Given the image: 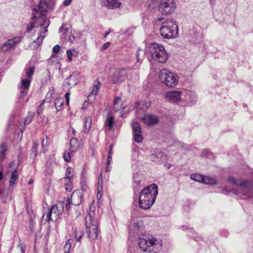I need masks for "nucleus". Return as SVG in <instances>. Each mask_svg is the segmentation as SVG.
Masks as SVG:
<instances>
[{
    "label": "nucleus",
    "instance_id": "59",
    "mask_svg": "<svg viewBox=\"0 0 253 253\" xmlns=\"http://www.w3.org/2000/svg\"><path fill=\"white\" fill-rule=\"evenodd\" d=\"M113 145H110L108 153L112 154Z\"/></svg>",
    "mask_w": 253,
    "mask_h": 253
},
{
    "label": "nucleus",
    "instance_id": "36",
    "mask_svg": "<svg viewBox=\"0 0 253 253\" xmlns=\"http://www.w3.org/2000/svg\"><path fill=\"white\" fill-rule=\"evenodd\" d=\"M114 123V117L113 116H111L107 118L105 126L108 127L109 130H111L113 126Z\"/></svg>",
    "mask_w": 253,
    "mask_h": 253
},
{
    "label": "nucleus",
    "instance_id": "19",
    "mask_svg": "<svg viewBox=\"0 0 253 253\" xmlns=\"http://www.w3.org/2000/svg\"><path fill=\"white\" fill-rule=\"evenodd\" d=\"M146 51L142 49L138 48L136 54V57L137 59V62L135 64V66L138 69L139 65L141 64L142 61L143 60L145 57Z\"/></svg>",
    "mask_w": 253,
    "mask_h": 253
},
{
    "label": "nucleus",
    "instance_id": "11",
    "mask_svg": "<svg viewBox=\"0 0 253 253\" xmlns=\"http://www.w3.org/2000/svg\"><path fill=\"white\" fill-rule=\"evenodd\" d=\"M133 131V139L137 143L141 142L143 140V137L141 132V128L139 123L133 122L131 124Z\"/></svg>",
    "mask_w": 253,
    "mask_h": 253
},
{
    "label": "nucleus",
    "instance_id": "6",
    "mask_svg": "<svg viewBox=\"0 0 253 253\" xmlns=\"http://www.w3.org/2000/svg\"><path fill=\"white\" fill-rule=\"evenodd\" d=\"M160 80L166 86L174 87L178 83V76L168 70L163 69L160 70L159 75Z\"/></svg>",
    "mask_w": 253,
    "mask_h": 253
},
{
    "label": "nucleus",
    "instance_id": "3",
    "mask_svg": "<svg viewBox=\"0 0 253 253\" xmlns=\"http://www.w3.org/2000/svg\"><path fill=\"white\" fill-rule=\"evenodd\" d=\"M146 50L153 59L159 63H164L168 60V54L161 44L155 42L150 43L147 45Z\"/></svg>",
    "mask_w": 253,
    "mask_h": 253
},
{
    "label": "nucleus",
    "instance_id": "18",
    "mask_svg": "<svg viewBox=\"0 0 253 253\" xmlns=\"http://www.w3.org/2000/svg\"><path fill=\"white\" fill-rule=\"evenodd\" d=\"M181 91H171L167 93V97L170 100L176 102L180 99Z\"/></svg>",
    "mask_w": 253,
    "mask_h": 253
},
{
    "label": "nucleus",
    "instance_id": "31",
    "mask_svg": "<svg viewBox=\"0 0 253 253\" xmlns=\"http://www.w3.org/2000/svg\"><path fill=\"white\" fill-rule=\"evenodd\" d=\"M149 106V105H147V103L144 101L138 102L136 104V111L138 112L139 110H142L144 111Z\"/></svg>",
    "mask_w": 253,
    "mask_h": 253
},
{
    "label": "nucleus",
    "instance_id": "14",
    "mask_svg": "<svg viewBox=\"0 0 253 253\" xmlns=\"http://www.w3.org/2000/svg\"><path fill=\"white\" fill-rule=\"evenodd\" d=\"M64 206L63 203H60L56 205H53L50 210L51 212L53 213V217L55 220L59 219L60 215L62 213Z\"/></svg>",
    "mask_w": 253,
    "mask_h": 253
},
{
    "label": "nucleus",
    "instance_id": "37",
    "mask_svg": "<svg viewBox=\"0 0 253 253\" xmlns=\"http://www.w3.org/2000/svg\"><path fill=\"white\" fill-rule=\"evenodd\" d=\"M72 242L71 240L69 239L66 243L64 247V253H70V249L71 248Z\"/></svg>",
    "mask_w": 253,
    "mask_h": 253
},
{
    "label": "nucleus",
    "instance_id": "35",
    "mask_svg": "<svg viewBox=\"0 0 253 253\" xmlns=\"http://www.w3.org/2000/svg\"><path fill=\"white\" fill-rule=\"evenodd\" d=\"M26 76L28 79H31L35 72V67H30L25 68Z\"/></svg>",
    "mask_w": 253,
    "mask_h": 253
},
{
    "label": "nucleus",
    "instance_id": "1",
    "mask_svg": "<svg viewBox=\"0 0 253 253\" xmlns=\"http://www.w3.org/2000/svg\"><path fill=\"white\" fill-rule=\"evenodd\" d=\"M143 229V224L141 220H133L130 224L129 233L133 236L142 234L138 240V244L141 251L151 253H160L162 249V244L152 235L142 234Z\"/></svg>",
    "mask_w": 253,
    "mask_h": 253
},
{
    "label": "nucleus",
    "instance_id": "50",
    "mask_svg": "<svg viewBox=\"0 0 253 253\" xmlns=\"http://www.w3.org/2000/svg\"><path fill=\"white\" fill-rule=\"evenodd\" d=\"M67 54L68 57V60L69 61H71L72 60V53L71 50H67Z\"/></svg>",
    "mask_w": 253,
    "mask_h": 253
},
{
    "label": "nucleus",
    "instance_id": "7",
    "mask_svg": "<svg viewBox=\"0 0 253 253\" xmlns=\"http://www.w3.org/2000/svg\"><path fill=\"white\" fill-rule=\"evenodd\" d=\"M228 180L234 184L242 187L243 193L247 197H249L251 196V192L253 190V182L252 181L238 180L233 176L229 177Z\"/></svg>",
    "mask_w": 253,
    "mask_h": 253
},
{
    "label": "nucleus",
    "instance_id": "13",
    "mask_svg": "<svg viewBox=\"0 0 253 253\" xmlns=\"http://www.w3.org/2000/svg\"><path fill=\"white\" fill-rule=\"evenodd\" d=\"M142 121L147 126H154L158 124L159 118L156 115L148 114L144 116Z\"/></svg>",
    "mask_w": 253,
    "mask_h": 253
},
{
    "label": "nucleus",
    "instance_id": "23",
    "mask_svg": "<svg viewBox=\"0 0 253 253\" xmlns=\"http://www.w3.org/2000/svg\"><path fill=\"white\" fill-rule=\"evenodd\" d=\"M49 7V5L46 0H41L40 1L38 4V9L41 13L46 12Z\"/></svg>",
    "mask_w": 253,
    "mask_h": 253
},
{
    "label": "nucleus",
    "instance_id": "46",
    "mask_svg": "<svg viewBox=\"0 0 253 253\" xmlns=\"http://www.w3.org/2000/svg\"><path fill=\"white\" fill-rule=\"evenodd\" d=\"M59 32L62 33L63 34H65L69 30L68 28H66L64 25H62V26L59 28Z\"/></svg>",
    "mask_w": 253,
    "mask_h": 253
},
{
    "label": "nucleus",
    "instance_id": "21",
    "mask_svg": "<svg viewBox=\"0 0 253 253\" xmlns=\"http://www.w3.org/2000/svg\"><path fill=\"white\" fill-rule=\"evenodd\" d=\"M133 187L134 188V192H136L138 191L139 188L141 187V179L140 177V175L137 173L134 174L133 175Z\"/></svg>",
    "mask_w": 253,
    "mask_h": 253
},
{
    "label": "nucleus",
    "instance_id": "2",
    "mask_svg": "<svg viewBox=\"0 0 253 253\" xmlns=\"http://www.w3.org/2000/svg\"><path fill=\"white\" fill-rule=\"evenodd\" d=\"M158 193V186L155 184L143 188L139 197V207L144 210L150 209L154 204Z\"/></svg>",
    "mask_w": 253,
    "mask_h": 253
},
{
    "label": "nucleus",
    "instance_id": "56",
    "mask_svg": "<svg viewBox=\"0 0 253 253\" xmlns=\"http://www.w3.org/2000/svg\"><path fill=\"white\" fill-rule=\"evenodd\" d=\"M110 45V43L109 42H105V43L103 44V46H102V50H105V49H107V48L109 47V46Z\"/></svg>",
    "mask_w": 253,
    "mask_h": 253
},
{
    "label": "nucleus",
    "instance_id": "41",
    "mask_svg": "<svg viewBox=\"0 0 253 253\" xmlns=\"http://www.w3.org/2000/svg\"><path fill=\"white\" fill-rule=\"evenodd\" d=\"M65 187L66 191L68 192L71 191L72 190V185L71 184V180H70V182L67 180L66 182L65 183Z\"/></svg>",
    "mask_w": 253,
    "mask_h": 253
},
{
    "label": "nucleus",
    "instance_id": "32",
    "mask_svg": "<svg viewBox=\"0 0 253 253\" xmlns=\"http://www.w3.org/2000/svg\"><path fill=\"white\" fill-rule=\"evenodd\" d=\"M202 183L214 185L216 184V180L214 179H212L207 176H204Z\"/></svg>",
    "mask_w": 253,
    "mask_h": 253
},
{
    "label": "nucleus",
    "instance_id": "60",
    "mask_svg": "<svg viewBox=\"0 0 253 253\" xmlns=\"http://www.w3.org/2000/svg\"><path fill=\"white\" fill-rule=\"evenodd\" d=\"M111 32V30L107 31L105 34L104 35V38H106L107 36L109 34V33Z\"/></svg>",
    "mask_w": 253,
    "mask_h": 253
},
{
    "label": "nucleus",
    "instance_id": "51",
    "mask_svg": "<svg viewBox=\"0 0 253 253\" xmlns=\"http://www.w3.org/2000/svg\"><path fill=\"white\" fill-rule=\"evenodd\" d=\"M70 94V93L69 92L66 93L65 94V98L66 99V101L68 105H69V104Z\"/></svg>",
    "mask_w": 253,
    "mask_h": 253
},
{
    "label": "nucleus",
    "instance_id": "38",
    "mask_svg": "<svg viewBox=\"0 0 253 253\" xmlns=\"http://www.w3.org/2000/svg\"><path fill=\"white\" fill-rule=\"evenodd\" d=\"M34 115V113L33 112H29L28 114V115L26 117L25 121H24L25 125H26V124L28 125L32 121Z\"/></svg>",
    "mask_w": 253,
    "mask_h": 253
},
{
    "label": "nucleus",
    "instance_id": "15",
    "mask_svg": "<svg viewBox=\"0 0 253 253\" xmlns=\"http://www.w3.org/2000/svg\"><path fill=\"white\" fill-rule=\"evenodd\" d=\"M82 196L81 191L79 190L74 191L70 199L71 204L76 206L80 205L82 201Z\"/></svg>",
    "mask_w": 253,
    "mask_h": 253
},
{
    "label": "nucleus",
    "instance_id": "12",
    "mask_svg": "<svg viewBox=\"0 0 253 253\" xmlns=\"http://www.w3.org/2000/svg\"><path fill=\"white\" fill-rule=\"evenodd\" d=\"M22 38L23 37L22 36H19L8 40L2 45L1 47V50L3 51L9 50L13 47L15 46L17 43L20 42Z\"/></svg>",
    "mask_w": 253,
    "mask_h": 253
},
{
    "label": "nucleus",
    "instance_id": "30",
    "mask_svg": "<svg viewBox=\"0 0 253 253\" xmlns=\"http://www.w3.org/2000/svg\"><path fill=\"white\" fill-rule=\"evenodd\" d=\"M63 104L64 100L62 98H57L55 100L54 104L57 111H59L62 109Z\"/></svg>",
    "mask_w": 253,
    "mask_h": 253
},
{
    "label": "nucleus",
    "instance_id": "22",
    "mask_svg": "<svg viewBox=\"0 0 253 253\" xmlns=\"http://www.w3.org/2000/svg\"><path fill=\"white\" fill-rule=\"evenodd\" d=\"M100 86V83L97 80L93 82L92 85V89L91 90L90 94L88 96V98L91 97L92 95H96L98 93L99 89Z\"/></svg>",
    "mask_w": 253,
    "mask_h": 253
},
{
    "label": "nucleus",
    "instance_id": "54",
    "mask_svg": "<svg viewBox=\"0 0 253 253\" xmlns=\"http://www.w3.org/2000/svg\"><path fill=\"white\" fill-rule=\"evenodd\" d=\"M53 216V213L52 212H51V210H50V211L49 212L47 213V216H46V217L47 218V220L48 221H50V220H53L51 218V216Z\"/></svg>",
    "mask_w": 253,
    "mask_h": 253
},
{
    "label": "nucleus",
    "instance_id": "4",
    "mask_svg": "<svg viewBox=\"0 0 253 253\" xmlns=\"http://www.w3.org/2000/svg\"><path fill=\"white\" fill-rule=\"evenodd\" d=\"M160 32L164 39L175 38L178 33V26L173 20L167 19L162 23Z\"/></svg>",
    "mask_w": 253,
    "mask_h": 253
},
{
    "label": "nucleus",
    "instance_id": "8",
    "mask_svg": "<svg viewBox=\"0 0 253 253\" xmlns=\"http://www.w3.org/2000/svg\"><path fill=\"white\" fill-rule=\"evenodd\" d=\"M32 18L35 20V22H32L30 25H27L26 30L27 33L31 31L34 28L38 27H42L44 33L47 31V28L49 25V21L46 20L44 15L41 14L40 16L37 17L36 15L33 14Z\"/></svg>",
    "mask_w": 253,
    "mask_h": 253
},
{
    "label": "nucleus",
    "instance_id": "5",
    "mask_svg": "<svg viewBox=\"0 0 253 253\" xmlns=\"http://www.w3.org/2000/svg\"><path fill=\"white\" fill-rule=\"evenodd\" d=\"M94 212L88 213L85 217L86 232L87 237L90 240H95L98 236V222L94 217Z\"/></svg>",
    "mask_w": 253,
    "mask_h": 253
},
{
    "label": "nucleus",
    "instance_id": "45",
    "mask_svg": "<svg viewBox=\"0 0 253 253\" xmlns=\"http://www.w3.org/2000/svg\"><path fill=\"white\" fill-rule=\"evenodd\" d=\"M63 158H64L65 161L69 162L71 160V156H70V153L68 152H65L64 154Z\"/></svg>",
    "mask_w": 253,
    "mask_h": 253
},
{
    "label": "nucleus",
    "instance_id": "9",
    "mask_svg": "<svg viewBox=\"0 0 253 253\" xmlns=\"http://www.w3.org/2000/svg\"><path fill=\"white\" fill-rule=\"evenodd\" d=\"M176 8V3L174 0H161L159 9L164 15L170 14L174 12Z\"/></svg>",
    "mask_w": 253,
    "mask_h": 253
},
{
    "label": "nucleus",
    "instance_id": "55",
    "mask_svg": "<svg viewBox=\"0 0 253 253\" xmlns=\"http://www.w3.org/2000/svg\"><path fill=\"white\" fill-rule=\"evenodd\" d=\"M121 98L120 97H116L114 98V103L120 104L121 102Z\"/></svg>",
    "mask_w": 253,
    "mask_h": 253
},
{
    "label": "nucleus",
    "instance_id": "53",
    "mask_svg": "<svg viewBox=\"0 0 253 253\" xmlns=\"http://www.w3.org/2000/svg\"><path fill=\"white\" fill-rule=\"evenodd\" d=\"M28 89H22L20 91L21 96L24 97L28 93Z\"/></svg>",
    "mask_w": 253,
    "mask_h": 253
},
{
    "label": "nucleus",
    "instance_id": "62",
    "mask_svg": "<svg viewBox=\"0 0 253 253\" xmlns=\"http://www.w3.org/2000/svg\"><path fill=\"white\" fill-rule=\"evenodd\" d=\"M21 253H24L25 250L22 247H21Z\"/></svg>",
    "mask_w": 253,
    "mask_h": 253
},
{
    "label": "nucleus",
    "instance_id": "48",
    "mask_svg": "<svg viewBox=\"0 0 253 253\" xmlns=\"http://www.w3.org/2000/svg\"><path fill=\"white\" fill-rule=\"evenodd\" d=\"M112 154L108 153V155L107 157V169L106 170V171H108L110 170L108 169V165L110 164V162L112 161Z\"/></svg>",
    "mask_w": 253,
    "mask_h": 253
},
{
    "label": "nucleus",
    "instance_id": "29",
    "mask_svg": "<svg viewBox=\"0 0 253 253\" xmlns=\"http://www.w3.org/2000/svg\"><path fill=\"white\" fill-rule=\"evenodd\" d=\"M66 80L69 81L67 83L68 85L71 86H75L78 83V81L76 79V75L73 74L70 75L68 78H67Z\"/></svg>",
    "mask_w": 253,
    "mask_h": 253
},
{
    "label": "nucleus",
    "instance_id": "28",
    "mask_svg": "<svg viewBox=\"0 0 253 253\" xmlns=\"http://www.w3.org/2000/svg\"><path fill=\"white\" fill-rule=\"evenodd\" d=\"M70 145L71 151H75L79 147L78 140L75 137H72L70 141Z\"/></svg>",
    "mask_w": 253,
    "mask_h": 253
},
{
    "label": "nucleus",
    "instance_id": "52",
    "mask_svg": "<svg viewBox=\"0 0 253 253\" xmlns=\"http://www.w3.org/2000/svg\"><path fill=\"white\" fill-rule=\"evenodd\" d=\"M120 104L114 103L113 109L115 112H117L120 110Z\"/></svg>",
    "mask_w": 253,
    "mask_h": 253
},
{
    "label": "nucleus",
    "instance_id": "16",
    "mask_svg": "<svg viewBox=\"0 0 253 253\" xmlns=\"http://www.w3.org/2000/svg\"><path fill=\"white\" fill-rule=\"evenodd\" d=\"M167 155L161 151H157L151 155V159L158 163H163L167 159Z\"/></svg>",
    "mask_w": 253,
    "mask_h": 253
},
{
    "label": "nucleus",
    "instance_id": "26",
    "mask_svg": "<svg viewBox=\"0 0 253 253\" xmlns=\"http://www.w3.org/2000/svg\"><path fill=\"white\" fill-rule=\"evenodd\" d=\"M19 174L17 171V169H16L13 171L12 172L10 179L9 180L10 186H13L16 183V180L18 179Z\"/></svg>",
    "mask_w": 253,
    "mask_h": 253
},
{
    "label": "nucleus",
    "instance_id": "25",
    "mask_svg": "<svg viewBox=\"0 0 253 253\" xmlns=\"http://www.w3.org/2000/svg\"><path fill=\"white\" fill-rule=\"evenodd\" d=\"M7 151V146L5 143H1L0 145V161H2L4 160L6 156V153Z\"/></svg>",
    "mask_w": 253,
    "mask_h": 253
},
{
    "label": "nucleus",
    "instance_id": "10",
    "mask_svg": "<svg viewBox=\"0 0 253 253\" xmlns=\"http://www.w3.org/2000/svg\"><path fill=\"white\" fill-rule=\"evenodd\" d=\"M127 78V71L125 69L115 72L112 75L111 83L113 84H121Z\"/></svg>",
    "mask_w": 253,
    "mask_h": 253
},
{
    "label": "nucleus",
    "instance_id": "24",
    "mask_svg": "<svg viewBox=\"0 0 253 253\" xmlns=\"http://www.w3.org/2000/svg\"><path fill=\"white\" fill-rule=\"evenodd\" d=\"M74 235L78 242L81 243V239L84 234L83 228H76L74 231Z\"/></svg>",
    "mask_w": 253,
    "mask_h": 253
},
{
    "label": "nucleus",
    "instance_id": "64",
    "mask_svg": "<svg viewBox=\"0 0 253 253\" xmlns=\"http://www.w3.org/2000/svg\"><path fill=\"white\" fill-rule=\"evenodd\" d=\"M233 193H234L235 194L237 195V191L236 190H233L232 191Z\"/></svg>",
    "mask_w": 253,
    "mask_h": 253
},
{
    "label": "nucleus",
    "instance_id": "40",
    "mask_svg": "<svg viewBox=\"0 0 253 253\" xmlns=\"http://www.w3.org/2000/svg\"><path fill=\"white\" fill-rule=\"evenodd\" d=\"M202 155L208 157V158H211L212 157V154L208 149H204L202 152Z\"/></svg>",
    "mask_w": 253,
    "mask_h": 253
},
{
    "label": "nucleus",
    "instance_id": "58",
    "mask_svg": "<svg viewBox=\"0 0 253 253\" xmlns=\"http://www.w3.org/2000/svg\"><path fill=\"white\" fill-rule=\"evenodd\" d=\"M74 40V36L73 35H70L69 37V41L72 42Z\"/></svg>",
    "mask_w": 253,
    "mask_h": 253
},
{
    "label": "nucleus",
    "instance_id": "27",
    "mask_svg": "<svg viewBox=\"0 0 253 253\" xmlns=\"http://www.w3.org/2000/svg\"><path fill=\"white\" fill-rule=\"evenodd\" d=\"M91 126V118L90 117H86L84 120V132L87 133L89 131Z\"/></svg>",
    "mask_w": 253,
    "mask_h": 253
},
{
    "label": "nucleus",
    "instance_id": "43",
    "mask_svg": "<svg viewBox=\"0 0 253 253\" xmlns=\"http://www.w3.org/2000/svg\"><path fill=\"white\" fill-rule=\"evenodd\" d=\"M38 147V141H34L33 142V150L35 153V157L37 156Z\"/></svg>",
    "mask_w": 253,
    "mask_h": 253
},
{
    "label": "nucleus",
    "instance_id": "61",
    "mask_svg": "<svg viewBox=\"0 0 253 253\" xmlns=\"http://www.w3.org/2000/svg\"><path fill=\"white\" fill-rule=\"evenodd\" d=\"M3 177V173L1 171H0V181L2 179Z\"/></svg>",
    "mask_w": 253,
    "mask_h": 253
},
{
    "label": "nucleus",
    "instance_id": "44",
    "mask_svg": "<svg viewBox=\"0 0 253 253\" xmlns=\"http://www.w3.org/2000/svg\"><path fill=\"white\" fill-rule=\"evenodd\" d=\"M43 109L44 108L42 103H41L37 109V114L38 116H40L42 114Z\"/></svg>",
    "mask_w": 253,
    "mask_h": 253
},
{
    "label": "nucleus",
    "instance_id": "20",
    "mask_svg": "<svg viewBox=\"0 0 253 253\" xmlns=\"http://www.w3.org/2000/svg\"><path fill=\"white\" fill-rule=\"evenodd\" d=\"M44 36L42 35V31H41L39 37L36 41L33 42L30 45L31 48L33 49H37L39 46L42 43Z\"/></svg>",
    "mask_w": 253,
    "mask_h": 253
},
{
    "label": "nucleus",
    "instance_id": "57",
    "mask_svg": "<svg viewBox=\"0 0 253 253\" xmlns=\"http://www.w3.org/2000/svg\"><path fill=\"white\" fill-rule=\"evenodd\" d=\"M72 0H65L63 2L64 5H69L71 2Z\"/></svg>",
    "mask_w": 253,
    "mask_h": 253
},
{
    "label": "nucleus",
    "instance_id": "49",
    "mask_svg": "<svg viewBox=\"0 0 253 253\" xmlns=\"http://www.w3.org/2000/svg\"><path fill=\"white\" fill-rule=\"evenodd\" d=\"M60 49V46L59 45H56L53 47L52 51L54 53L56 54L59 51Z\"/></svg>",
    "mask_w": 253,
    "mask_h": 253
},
{
    "label": "nucleus",
    "instance_id": "34",
    "mask_svg": "<svg viewBox=\"0 0 253 253\" xmlns=\"http://www.w3.org/2000/svg\"><path fill=\"white\" fill-rule=\"evenodd\" d=\"M31 79H26L21 80V89H28L31 83Z\"/></svg>",
    "mask_w": 253,
    "mask_h": 253
},
{
    "label": "nucleus",
    "instance_id": "33",
    "mask_svg": "<svg viewBox=\"0 0 253 253\" xmlns=\"http://www.w3.org/2000/svg\"><path fill=\"white\" fill-rule=\"evenodd\" d=\"M204 176H203L199 174L194 173V174H191L190 178L191 179H192L195 181L202 183V181H203V178H204Z\"/></svg>",
    "mask_w": 253,
    "mask_h": 253
},
{
    "label": "nucleus",
    "instance_id": "42",
    "mask_svg": "<svg viewBox=\"0 0 253 253\" xmlns=\"http://www.w3.org/2000/svg\"><path fill=\"white\" fill-rule=\"evenodd\" d=\"M71 202L69 198H68L66 201L65 207L64 208L67 211H69L71 208Z\"/></svg>",
    "mask_w": 253,
    "mask_h": 253
},
{
    "label": "nucleus",
    "instance_id": "39",
    "mask_svg": "<svg viewBox=\"0 0 253 253\" xmlns=\"http://www.w3.org/2000/svg\"><path fill=\"white\" fill-rule=\"evenodd\" d=\"M73 177V175L71 174V171L70 168H68L66 171L65 179L68 180L70 182L71 180Z\"/></svg>",
    "mask_w": 253,
    "mask_h": 253
},
{
    "label": "nucleus",
    "instance_id": "63",
    "mask_svg": "<svg viewBox=\"0 0 253 253\" xmlns=\"http://www.w3.org/2000/svg\"><path fill=\"white\" fill-rule=\"evenodd\" d=\"M33 183V180L32 179H30V181H29V184H32Z\"/></svg>",
    "mask_w": 253,
    "mask_h": 253
},
{
    "label": "nucleus",
    "instance_id": "47",
    "mask_svg": "<svg viewBox=\"0 0 253 253\" xmlns=\"http://www.w3.org/2000/svg\"><path fill=\"white\" fill-rule=\"evenodd\" d=\"M102 175L101 174L100 175V177L99 178L98 180V192L99 191H100L102 189ZM98 194V193H97V195Z\"/></svg>",
    "mask_w": 253,
    "mask_h": 253
},
{
    "label": "nucleus",
    "instance_id": "17",
    "mask_svg": "<svg viewBox=\"0 0 253 253\" xmlns=\"http://www.w3.org/2000/svg\"><path fill=\"white\" fill-rule=\"evenodd\" d=\"M102 5L109 9L119 8L121 3L118 0H101Z\"/></svg>",
    "mask_w": 253,
    "mask_h": 253
}]
</instances>
